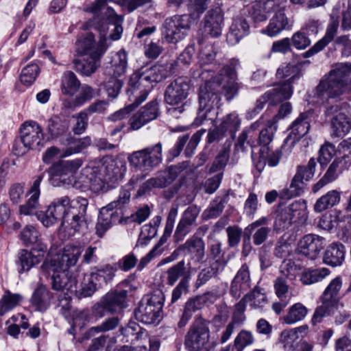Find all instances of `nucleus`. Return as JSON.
Listing matches in <instances>:
<instances>
[{
  "instance_id": "obj_21",
  "label": "nucleus",
  "mask_w": 351,
  "mask_h": 351,
  "mask_svg": "<svg viewBox=\"0 0 351 351\" xmlns=\"http://www.w3.org/2000/svg\"><path fill=\"white\" fill-rule=\"evenodd\" d=\"M176 176L171 168L160 171L156 177L147 180L141 186L137 191V195L142 196L154 188H165L173 182Z\"/></svg>"
},
{
  "instance_id": "obj_55",
  "label": "nucleus",
  "mask_w": 351,
  "mask_h": 351,
  "mask_svg": "<svg viewBox=\"0 0 351 351\" xmlns=\"http://www.w3.org/2000/svg\"><path fill=\"white\" fill-rule=\"evenodd\" d=\"M22 300L23 297L20 294H12L7 291L0 300V316L13 309Z\"/></svg>"
},
{
  "instance_id": "obj_47",
  "label": "nucleus",
  "mask_w": 351,
  "mask_h": 351,
  "mask_svg": "<svg viewBox=\"0 0 351 351\" xmlns=\"http://www.w3.org/2000/svg\"><path fill=\"white\" fill-rule=\"evenodd\" d=\"M120 330L126 338L125 341L133 344H136L142 338L147 337V331L135 322L129 323L126 327L122 328Z\"/></svg>"
},
{
  "instance_id": "obj_43",
  "label": "nucleus",
  "mask_w": 351,
  "mask_h": 351,
  "mask_svg": "<svg viewBox=\"0 0 351 351\" xmlns=\"http://www.w3.org/2000/svg\"><path fill=\"white\" fill-rule=\"evenodd\" d=\"M80 87V82L73 72L68 71L63 73L60 86L62 94L73 96L78 91Z\"/></svg>"
},
{
  "instance_id": "obj_7",
  "label": "nucleus",
  "mask_w": 351,
  "mask_h": 351,
  "mask_svg": "<svg viewBox=\"0 0 351 351\" xmlns=\"http://www.w3.org/2000/svg\"><path fill=\"white\" fill-rule=\"evenodd\" d=\"M161 143L132 152L128 158L130 165L140 171H150L162 162Z\"/></svg>"
},
{
  "instance_id": "obj_16",
  "label": "nucleus",
  "mask_w": 351,
  "mask_h": 351,
  "mask_svg": "<svg viewBox=\"0 0 351 351\" xmlns=\"http://www.w3.org/2000/svg\"><path fill=\"white\" fill-rule=\"evenodd\" d=\"M75 46V51L77 56H97V54H104L106 50L104 40H101L97 44L92 33L80 35L76 40Z\"/></svg>"
},
{
  "instance_id": "obj_38",
  "label": "nucleus",
  "mask_w": 351,
  "mask_h": 351,
  "mask_svg": "<svg viewBox=\"0 0 351 351\" xmlns=\"http://www.w3.org/2000/svg\"><path fill=\"white\" fill-rule=\"evenodd\" d=\"M128 59L125 51H120L112 56L109 65L106 69L108 77H119L123 75L127 68Z\"/></svg>"
},
{
  "instance_id": "obj_34",
  "label": "nucleus",
  "mask_w": 351,
  "mask_h": 351,
  "mask_svg": "<svg viewBox=\"0 0 351 351\" xmlns=\"http://www.w3.org/2000/svg\"><path fill=\"white\" fill-rule=\"evenodd\" d=\"M152 0H96L88 10L93 13H97L104 8L108 2H113L122 7H125L129 12H132L140 6L149 3Z\"/></svg>"
},
{
  "instance_id": "obj_63",
  "label": "nucleus",
  "mask_w": 351,
  "mask_h": 351,
  "mask_svg": "<svg viewBox=\"0 0 351 351\" xmlns=\"http://www.w3.org/2000/svg\"><path fill=\"white\" fill-rule=\"evenodd\" d=\"M342 280L340 277L333 279L325 289L322 299L336 304V298L341 289Z\"/></svg>"
},
{
  "instance_id": "obj_62",
  "label": "nucleus",
  "mask_w": 351,
  "mask_h": 351,
  "mask_svg": "<svg viewBox=\"0 0 351 351\" xmlns=\"http://www.w3.org/2000/svg\"><path fill=\"white\" fill-rule=\"evenodd\" d=\"M248 302H251L250 306L254 308H263L267 303V297L261 289L255 287L248 294L245 295Z\"/></svg>"
},
{
  "instance_id": "obj_54",
  "label": "nucleus",
  "mask_w": 351,
  "mask_h": 351,
  "mask_svg": "<svg viewBox=\"0 0 351 351\" xmlns=\"http://www.w3.org/2000/svg\"><path fill=\"white\" fill-rule=\"evenodd\" d=\"M116 268L111 265H106L100 269H97L95 271L90 272L97 283L101 286L103 283H107L112 280L115 276Z\"/></svg>"
},
{
  "instance_id": "obj_39",
  "label": "nucleus",
  "mask_w": 351,
  "mask_h": 351,
  "mask_svg": "<svg viewBox=\"0 0 351 351\" xmlns=\"http://www.w3.org/2000/svg\"><path fill=\"white\" fill-rule=\"evenodd\" d=\"M52 298L51 293L43 285H39L31 298V304L38 311H45L49 306Z\"/></svg>"
},
{
  "instance_id": "obj_53",
  "label": "nucleus",
  "mask_w": 351,
  "mask_h": 351,
  "mask_svg": "<svg viewBox=\"0 0 351 351\" xmlns=\"http://www.w3.org/2000/svg\"><path fill=\"white\" fill-rule=\"evenodd\" d=\"M299 328L286 330L281 332L279 337V343L287 351H292L301 341L299 340L298 330Z\"/></svg>"
},
{
  "instance_id": "obj_41",
  "label": "nucleus",
  "mask_w": 351,
  "mask_h": 351,
  "mask_svg": "<svg viewBox=\"0 0 351 351\" xmlns=\"http://www.w3.org/2000/svg\"><path fill=\"white\" fill-rule=\"evenodd\" d=\"M276 76L278 79L285 80V83L291 85L300 77L301 71L295 64H284L278 69Z\"/></svg>"
},
{
  "instance_id": "obj_13",
  "label": "nucleus",
  "mask_w": 351,
  "mask_h": 351,
  "mask_svg": "<svg viewBox=\"0 0 351 351\" xmlns=\"http://www.w3.org/2000/svg\"><path fill=\"white\" fill-rule=\"evenodd\" d=\"M312 114L311 111L302 112L292 123L290 127L291 133L282 145V150L286 151L288 147L289 152H291L295 143L308 132Z\"/></svg>"
},
{
  "instance_id": "obj_24",
  "label": "nucleus",
  "mask_w": 351,
  "mask_h": 351,
  "mask_svg": "<svg viewBox=\"0 0 351 351\" xmlns=\"http://www.w3.org/2000/svg\"><path fill=\"white\" fill-rule=\"evenodd\" d=\"M223 16L220 9L209 10L203 19V29L211 37H218L221 34Z\"/></svg>"
},
{
  "instance_id": "obj_8",
  "label": "nucleus",
  "mask_w": 351,
  "mask_h": 351,
  "mask_svg": "<svg viewBox=\"0 0 351 351\" xmlns=\"http://www.w3.org/2000/svg\"><path fill=\"white\" fill-rule=\"evenodd\" d=\"M41 269L51 276L53 289H66L71 293L77 292V280L75 277L69 276L67 269H60L57 264L49 261H45L41 265Z\"/></svg>"
},
{
  "instance_id": "obj_29",
  "label": "nucleus",
  "mask_w": 351,
  "mask_h": 351,
  "mask_svg": "<svg viewBox=\"0 0 351 351\" xmlns=\"http://www.w3.org/2000/svg\"><path fill=\"white\" fill-rule=\"evenodd\" d=\"M121 212L110 211L106 207L101 208L95 226L96 234L102 237L106 232L117 221L121 223L119 217Z\"/></svg>"
},
{
  "instance_id": "obj_1",
  "label": "nucleus",
  "mask_w": 351,
  "mask_h": 351,
  "mask_svg": "<svg viewBox=\"0 0 351 351\" xmlns=\"http://www.w3.org/2000/svg\"><path fill=\"white\" fill-rule=\"evenodd\" d=\"M240 66L239 60L233 58L223 66L217 81H208L202 85L199 91V107L194 123L199 125L205 120L213 121L220 104V87L224 91L228 101L232 100L238 93L239 85L237 82V69Z\"/></svg>"
},
{
  "instance_id": "obj_58",
  "label": "nucleus",
  "mask_w": 351,
  "mask_h": 351,
  "mask_svg": "<svg viewBox=\"0 0 351 351\" xmlns=\"http://www.w3.org/2000/svg\"><path fill=\"white\" fill-rule=\"evenodd\" d=\"M335 304L333 302H328L322 299V304L317 306L314 312L311 322L313 325L320 323L323 319L329 316L335 310Z\"/></svg>"
},
{
  "instance_id": "obj_31",
  "label": "nucleus",
  "mask_w": 351,
  "mask_h": 351,
  "mask_svg": "<svg viewBox=\"0 0 351 351\" xmlns=\"http://www.w3.org/2000/svg\"><path fill=\"white\" fill-rule=\"evenodd\" d=\"M302 204L295 202L289 207L281 210L276 216L274 228L276 230H284L289 228L293 223V219Z\"/></svg>"
},
{
  "instance_id": "obj_9",
  "label": "nucleus",
  "mask_w": 351,
  "mask_h": 351,
  "mask_svg": "<svg viewBox=\"0 0 351 351\" xmlns=\"http://www.w3.org/2000/svg\"><path fill=\"white\" fill-rule=\"evenodd\" d=\"M127 295L125 290L108 292L93 306V313L96 317H103L108 313L120 312L125 307Z\"/></svg>"
},
{
  "instance_id": "obj_23",
  "label": "nucleus",
  "mask_w": 351,
  "mask_h": 351,
  "mask_svg": "<svg viewBox=\"0 0 351 351\" xmlns=\"http://www.w3.org/2000/svg\"><path fill=\"white\" fill-rule=\"evenodd\" d=\"M59 141L62 145L65 147L61 155L62 157L80 153L88 148L92 143L89 136L75 138L71 133H68L66 136L60 138Z\"/></svg>"
},
{
  "instance_id": "obj_45",
  "label": "nucleus",
  "mask_w": 351,
  "mask_h": 351,
  "mask_svg": "<svg viewBox=\"0 0 351 351\" xmlns=\"http://www.w3.org/2000/svg\"><path fill=\"white\" fill-rule=\"evenodd\" d=\"M241 123V119L239 114L232 112L225 115L220 121L219 125L222 130H224L231 136L232 139L235 137L236 132L239 130Z\"/></svg>"
},
{
  "instance_id": "obj_18",
  "label": "nucleus",
  "mask_w": 351,
  "mask_h": 351,
  "mask_svg": "<svg viewBox=\"0 0 351 351\" xmlns=\"http://www.w3.org/2000/svg\"><path fill=\"white\" fill-rule=\"evenodd\" d=\"M210 298L215 300L219 298V295L215 294L213 292H209L204 295H199L193 298H190L186 303L184 307L183 313L181 319L178 323V326L180 328L184 327L192 317L193 313L202 308L206 302Z\"/></svg>"
},
{
  "instance_id": "obj_61",
  "label": "nucleus",
  "mask_w": 351,
  "mask_h": 351,
  "mask_svg": "<svg viewBox=\"0 0 351 351\" xmlns=\"http://www.w3.org/2000/svg\"><path fill=\"white\" fill-rule=\"evenodd\" d=\"M115 343L116 339L114 337L101 335L93 340L92 344L87 351H98L105 346L106 351H111Z\"/></svg>"
},
{
  "instance_id": "obj_6",
  "label": "nucleus",
  "mask_w": 351,
  "mask_h": 351,
  "mask_svg": "<svg viewBox=\"0 0 351 351\" xmlns=\"http://www.w3.org/2000/svg\"><path fill=\"white\" fill-rule=\"evenodd\" d=\"M164 301L165 296L160 290L145 295L134 312L136 319L146 324H154L160 317Z\"/></svg>"
},
{
  "instance_id": "obj_51",
  "label": "nucleus",
  "mask_w": 351,
  "mask_h": 351,
  "mask_svg": "<svg viewBox=\"0 0 351 351\" xmlns=\"http://www.w3.org/2000/svg\"><path fill=\"white\" fill-rule=\"evenodd\" d=\"M267 94H269L271 101L275 104L291 98L293 94L292 86L289 83L283 82L276 86L272 90L267 92Z\"/></svg>"
},
{
  "instance_id": "obj_26",
  "label": "nucleus",
  "mask_w": 351,
  "mask_h": 351,
  "mask_svg": "<svg viewBox=\"0 0 351 351\" xmlns=\"http://www.w3.org/2000/svg\"><path fill=\"white\" fill-rule=\"evenodd\" d=\"M47 250L45 245L34 247L31 251L22 250L19 254V261L21 265L19 272L27 271L32 267L38 264Z\"/></svg>"
},
{
  "instance_id": "obj_57",
  "label": "nucleus",
  "mask_w": 351,
  "mask_h": 351,
  "mask_svg": "<svg viewBox=\"0 0 351 351\" xmlns=\"http://www.w3.org/2000/svg\"><path fill=\"white\" fill-rule=\"evenodd\" d=\"M287 149H288V147ZM290 153L291 152H289V149L284 151L282 147L280 149H276L271 152H270V148H266L264 149H260L259 158L266 160L268 165L271 167H274L278 165L280 159L282 155L288 156Z\"/></svg>"
},
{
  "instance_id": "obj_30",
  "label": "nucleus",
  "mask_w": 351,
  "mask_h": 351,
  "mask_svg": "<svg viewBox=\"0 0 351 351\" xmlns=\"http://www.w3.org/2000/svg\"><path fill=\"white\" fill-rule=\"evenodd\" d=\"M181 248H184V252L189 255L191 260L195 262H199L205 255V244L202 239L194 234L186 242L181 245Z\"/></svg>"
},
{
  "instance_id": "obj_11",
  "label": "nucleus",
  "mask_w": 351,
  "mask_h": 351,
  "mask_svg": "<svg viewBox=\"0 0 351 351\" xmlns=\"http://www.w3.org/2000/svg\"><path fill=\"white\" fill-rule=\"evenodd\" d=\"M325 115L330 118L331 136L333 138H342L351 130V121L342 111V106L334 104L328 107Z\"/></svg>"
},
{
  "instance_id": "obj_17",
  "label": "nucleus",
  "mask_w": 351,
  "mask_h": 351,
  "mask_svg": "<svg viewBox=\"0 0 351 351\" xmlns=\"http://www.w3.org/2000/svg\"><path fill=\"white\" fill-rule=\"evenodd\" d=\"M339 10V8H334L330 23L326 28L325 36L317 41L308 51H305L302 54L303 58H306L315 55L318 52L322 51L334 39L339 27V19L337 15Z\"/></svg>"
},
{
  "instance_id": "obj_4",
  "label": "nucleus",
  "mask_w": 351,
  "mask_h": 351,
  "mask_svg": "<svg viewBox=\"0 0 351 351\" xmlns=\"http://www.w3.org/2000/svg\"><path fill=\"white\" fill-rule=\"evenodd\" d=\"M351 74V63L337 64L328 75L321 80L315 90L319 100L335 98L346 90V77Z\"/></svg>"
},
{
  "instance_id": "obj_25",
  "label": "nucleus",
  "mask_w": 351,
  "mask_h": 351,
  "mask_svg": "<svg viewBox=\"0 0 351 351\" xmlns=\"http://www.w3.org/2000/svg\"><path fill=\"white\" fill-rule=\"evenodd\" d=\"M293 26V21L289 19L284 9H280L270 19L269 23L266 29L262 32L269 36H275L284 30L290 29Z\"/></svg>"
},
{
  "instance_id": "obj_3",
  "label": "nucleus",
  "mask_w": 351,
  "mask_h": 351,
  "mask_svg": "<svg viewBox=\"0 0 351 351\" xmlns=\"http://www.w3.org/2000/svg\"><path fill=\"white\" fill-rule=\"evenodd\" d=\"M177 62L173 60L165 64L145 66L134 73L130 77L129 93L134 97L135 106H138L147 99L149 92L156 84L175 71Z\"/></svg>"
},
{
  "instance_id": "obj_12",
  "label": "nucleus",
  "mask_w": 351,
  "mask_h": 351,
  "mask_svg": "<svg viewBox=\"0 0 351 351\" xmlns=\"http://www.w3.org/2000/svg\"><path fill=\"white\" fill-rule=\"evenodd\" d=\"M200 211V207L195 204L188 206L184 210L173 234L175 243L183 241L193 228L197 226V219Z\"/></svg>"
},
{
  "instance_id": "obj_14",
  "label": "nucleus",
  "mask_w": 351,
  "mask_h": 351,
  "mask_svg": "<svg viewBox=\"0 0 351 351\" xmlns=\"http://www.w3.org/2000/svg\"><path fill=\"white\" fill-rule=\"evenodd\" d=\"M190 88L189 78L179 77L167 86L165 92V100L169 105H178L187 98Z\"/></svg>"
},
{
  "instance_id": "obj_44",
  "label": "nucleus",
  "mask_w": 351,
  "mask_h": 351,
  "mask_svg": "<svg viewBox=\"0 0 351 351\" xmlns=\"http://www.w3.org/2000/svg\"><path fill=\"white\" fill-rule=\"evenodd\" d=\"M106 15V21L113 27L112 29L113 33L110 34L109 38L113 40H119L123 32V27L121 26L123 21V16L118 15L110 7L107 8Z\"/></svg>"
},
{
  "instance_id": "obj_33",
  "label": "nucleus",
  "mask_w": 351,
  "mask_h": 351,
  "mask_svg": "<svg viewBox=\"0 0 351 351\" xmlns=\"http://www.w3.org/2000/svg\"><path fill=\"white\" fill-rule=\"evenodd\" d=\"M43 179V176H38L34 181L32 186L29 191V198L27 202L20 206V213L25 215L34 213L38 205V198L40 196V185Z\"/></svg>"
},
{
  "instance_id": "obj_22",
  "label": "nucleus",
  "mask_w": 351,
  "mask_h": 351,
  "mask_svg": "<svg viewBox=\"0 0 351 351\" xmlns=\"http://www.w3.org/2000/svg\"><path fill=\"white\" fill-rule=\"evenodd\" d=\"M41 126L34 121L25 122L21 128V138L31 149H36L43 138Z\"/></svg>"
},
{
  "instance_id": "obj_42",
  "label": "nucleus",
  "mask_w": 351,
  "mask_h": 351,
  "mask_svg": "<svg viewBox=\"0 0 351 351\" xmlns=\"http://www.w3.org/2000/svg\"><path fill=\"white\" fill-rule=\"evenodd\" d=\"M341 193L337 190H332L320 197L314 205L316 213H321L329 208H332L339 203Z\"/></svg>"
},
{
  "instance_id": "obj_60",
  "label": "nucleus",
  "mask_w": 351,
  "mask_h": 351,
  "mask_svg": "<svg viewBox=\"0 0 351 351\" xmlns=\"http://www.w3.org/2000/svg\"><path fill=\"white\" fill-rule=\"evenodd\" d=\"M303 180L299 178L298 175L295 174L289 186L283 190V197L285 198L291 199L294 197L300 196L303 193Z\"/></svg>"
},
{
  "instance_id": "obj_20",
  "label": "nucleus",
  "mask_w": 351,
  "mask_h": 351,
  "mask_svg": "<svg viewBox=\"0 0 351 351\" xmlns=\"http://www.w3.org/2000/svg\"><path fill=\"white\" fill-rule=\"evenodd\" d=\"M324 247V239L315 234L305 235L298 244V250L311 260H315Z\"/></svg>"
},
{
  "instance_id": "obj_64",
  "label": "nucleus",
  "mask_w": 351,
  "mask_h": 351,
  "mask_svg": "<svg viewBox=\"0 0 351 351\" xmlns=\"http://www.w3.org/2000/svg\"><path fill=\"white\" fill-rule=\"evenodd\" d=\"M39 71V67L36 64L32 63L27 65L22 69L20 76L21 82L25 85H31L37 77Z\"/></svg>"
},
{
  "instance_id": "obj_56",
  "label": "nucleus",
  "mask_w": 351,
  "mask_h": 351,
  "mask_svg": "<svg viewBox=\"0 0 351 351\" xmlns=\"http://www.w3.org/2000/svg\"><path fill=\"white\" fill-rule=\"evenodd\" d=\"M82 165V160L80 158L62 161L54 167L53 174L74 175Z\"/></svg>"
},
{
  "instance_id": "obj_19",
  "label": "nucleus",
  "mask_w": 351,
  "mask_h": 351,
  "mask_svg": "<svg viewBox=\"0 0 351 351\" xmlns=\"http://www.w3.org/2000/svg\"><path fill=\"white\" fill-rule=\"evenodd\" d=\"M83 251L81 245H67L64 247L60 256L51 259L49 262L55 263L60 269L69 270L77 265Z\"/></svg>"
},
{
  "instance_id": "obj_52",
  "label": "nucleus",
  "mask_w": 351,
  "mask_h": 351,
  "mask_svg": "<svg viewBox=\"0 0 351 351\" xmlns=\"http://www.w3.org/2000/svg\"><path fill=\"white\" fill-rule=\"evenodd\" d=\"M308 314L307 308L301 303L292 305L283 319L287 324H293L303 320Z\"/></svg>"
},
{
  "instance_id": "obj_27",
  "label": "nucleus",
  "mask_w": 351,
  "mask_h": 351,
  "mask_svg": "<svg viewBox=\"0 0 351 351\" xmlns=\"http://www.w3.org/2000/svg\"><path fill=\"white\" fill-rule=\"evenodd\" d=\"M103 55L78 56L73 60L76 71L82 75H91L100 66V59Z\"/></svg>"
},
{
  "instance_id": "obj_50",
  "label": "nucleus",
  "mask_w": 351,
  "mask_h": 351,
  "mask_svg": "<svg viewBox=\"0 0 351 351\" xmlns=\"http://www.w3.org/2000/svg\"><path fill=\"white\" fill-rule=\"evenodd\" d=\"M277 128L276 121L272 119L269 120L265 127L261 130L258 136L259 145L261 146V149L270 148L269 144L274 138Z\"/></svg>"
},
{
  "instance_id": "obj_59",
  "label": "nucleus",
  "mask_w": 351,
  "mask_h": 351,
  "mask_svg": "<svg viewBox=\"0 0 351 351\" xmlns=\"http://www.w3.org/2000/svg\"><path fill=\"white\" fill-rule=\"evenodd\" d=\"M329 274L330 270L325 267L309 270L303 273L301 276V281L304 285H311L322 280Z\"/></svg>"
},
{
  "instance_id": "obj_35",
  "label": "nucleus",
  "mask_w": 351,
  "mask_h": 351,
  "mask_svg": "<svg viewBox=\"0 0 351 351\" xmlns=\"http://www.w3.org/2000/svg\"><path fill=\"white\" fill-rule=\"evenodd\" d=\"M103 169L110 180H118L123 178L127 168L123 160L106 158L103 162Z\"/></svg>"
},
{
  "instance_id": "obj_37",
  "label": "nucleus",
  "mask_w": 351,
  "mask_h": 351,
  "mask_svg": "<svg viewBox=\"0 0 351 351\" xmlns=\"http://www.w3.org/2000/svg\"><path fill=\"white\" fill-rule=\"evenodd\" d=\"M346 250L343 244L332 243L326 249L324 262L332 267L341 265L345 260Z\"/></svg>"
},
{
  "instance_id": "obj_49",
  "label": "nucleus",
  "mask_w": 351,
  "mask_h": 351,
  "mask_svg": "<svg viewBox=\"0 0 351 351\" xmlns=\"http://www.w3.org/2000/svg\"><path fill=\"white\" fill-rule=\"evenodd\" d=\"M160 222V217L156 216L152 219L149 223L144 225L141 228L136 246L138 245H145L146 241H149L155 237Z\"/></svg>"
},
{
  "instance_id": "obj_40",
  "label": "nucleus",
  "mask_w": 351,
  "mask_h": 351,
  "mask_svg": "<svg viewBox=\"0 0 351 351\" xmlns=\"http://www.w3.org/2000/svg\"><path fill=\"white\" fill-rule=\"evenodd\" d=\"M171 232V231H170V230L165 228L162 237L160 239L153 249L147 254L141 258L139 263L137 265L138 270H142L152 260L160 256L164 252L165 248L162 246L167 242Z\"/></svg>"
},
{
  "instance_id": "obj_32",
  "label": "nucleus",
  "mask_w": 351,
  "mask_h": 351,
  "mask_svg": "<svg viewBox=\"0 0 351 351\" xmlns=\"http://www.w3.org/2000/svg\"><path fill=\"white\" fill-rule=\"evenodd\" d=\"M144 177L145 176L138 174L133 176L128 184V186L130 187V189L123 188L120 191L118 198L108 204L106 208L110 211H113L114 209L121 210L125 205L128 204L131 196L130 190L133 188L135 184H138V182L142 180Z\"/></svg>"
},
{
  "instance_id": "obj_46",
  "label": "nucleus",
  "mask_w": 351,
  "mask_h": 351,
  "mask_svg": "<svg viewBox=\"0 0 351 351\" xmlns=\"http://www.w3.org/2000/svg\"><path fill=\"white\" fill-rule=\"evenodd\" d=\"M250 26L245 19L237 17L230 27V31L228 36L230 40L234 39L238 43L242 38L249 34Z\"/></svg>"
},
{
  "instance_id": "obj_28",
  "label": "nucleus",
  "mask_w": 351,
  "mask_h": 351,
  "mask_svg": "<svg viewBox=\"0 0 351 351\" xmlns=\"http://www.w3.org/2000/svg\"><path fill=\"white\" fill-rule=\"evenodd\" d=\"M251 285L249 267L243 264L237 271L232 281L230 292L234 298H239L242 293L247 291Z\"/></svg>"
},
{
  "instance_id": "obj_15",
  "label": "nucleus",
  "mask_w": 351,
  "mask_h": 351,
  "mask_svg": "<svg viewBox=\"0 0 351 351\" xmlns=\"http://www.w3.org/2000/svg\"><path fill=\"white\" fill-rule=\"evenodd\" d=\"M351 160L347 155L336 158L329 166L324 176L313 187L314 193L317 192L326 184L335 180L345 170L349 169Z\"/></svg>"
},
{
  "instance_id": "obj_48",
  "label": "nucleus",
  "mask_w": 351,
  "mask_h": 351,
  "mask_svg": "<svg viewBox=\"0 0 351 351\" xmlns=\"http://www.w3.org/2000/svg\"><path fill=\"white\" fill-rule=\"evenodd\" d=\"M166 275L167 283L170 286L173 285L180 278L182 279L184 277L190 278L184 261H180L169 267L166 271Z\"/></svg>"
},
{
  "instance_id": "obj_2",
  "label": "nucleus",
  "mask_w": 351,
  "mask_h": 351,
  "mask_svg": "<svg viewBox=\"0 0 351 351\" xmlns=\"http://www.w3.org/2000/svg\"><path fill=\"white\" fill-rule=\"evenodd\" d=\"M88 205V199L82 197L73 199L67 195L55 198L42 217V223L48 227L61 221V226L64 229L72 230L73 232H83L87 228Z\"/></svg>"
},
{
  "instance_id": "obj_5",
  "label": "nucleus",
  "mask_w": 351,
  "mask_h": 351,
  "mask_svg": "<svg viewBox=\"0 0 351 351\" xmlns=\"http://www.w3.org/2000/svg\"><path fill=\"white\" fill-rule=\"evenodd\" d=\"M192 14H176L167 18L162 25V40L168 43H176L187 35L194 22Z\"/></svg>"
},
{
  "instance_id": "obj_36",
  "label": "nucleus",
  "mask_w": 351,
  "mask_h": 351,
  "mask_svg": "<svg viewBox=\"0 0 351 351\" xmlns=\"http://www.w3.org/2000/svg\"><path fill=\"white\" fill-rule=\"evenodd\" d=\"M69 128V123L67 119L55 115L48 119L46 130L51 138L60 139L66 136Z\"/></svg>"
},
{
  "instance_id": "obj_10",
  "label": "nucleus",
  "mask_w": 351,
  "mask_h": 351,
  "mask_svg": "<svg viewBox=\"0 0 351 351\" xmlns=\"http://www.w3.org/2000/svg\"><path fill=\"white\" fill-rule=\"evenodd\" d=\"M210 330L201 320H196L190 327L184 339V346L189 351H207Z\"/></svg>"
}]
</instances>
